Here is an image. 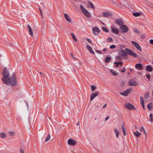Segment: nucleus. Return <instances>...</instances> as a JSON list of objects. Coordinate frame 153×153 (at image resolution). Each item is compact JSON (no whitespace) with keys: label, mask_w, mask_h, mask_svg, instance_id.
<instances>
[{"label":"nucleus","mask_w":153,"mask_h":153,"mask_svg":"<svg viewBox=\"0 0 153 153\" xmlns=\"http://www.w3.org/2000/svg\"><path fill=\"white\" fill-rule=\"evenodd\" d=\"M68 144L70 146H74L76 144V142L75 140L71 138L68 140Z\"/></svg>","instance_id":"6e6552de"},{"label":"nucleus","mask_w":153,"mask_h":153,"mask_svg":"<svg viewBox=\"0 0 153 153\" xmlns=\"http://www.w3.org/2000/svg\"><path fill=\"white\" fill-rule=\"evenodd\" d=\"M134 127L136 129H137V126L136 125H135L134 126Z\"/></svg>","instance_id":"0e129e2a"},{"label":"nucleus","mask_w":153,"mask_h":153,"mask_svg":"<svg viewBox=\"0 0 153 153\" xmlns=\"http://www.w3.org/2000/svg\"><path fill=\"white\" fill-rule=\"evenodd\" d=\"M149 97V93L147 91L144 95V97L145 99H147Z\"/></svg>","instance_id":"7c9ffc66"},{"label":"nucleus","mask_w":153,"mask_h":153,"mask_svg":"<svg viewBox=\"0 0 153 153\" xmlns=\"http://www.w3.org/2000/svg\"><path fill=\"white\" fill-rule=\"evenodd\" d=\"M50 137H51L50 135L49 134V133L48 134V136L46 138L45 141L46 142V141H49L50 140Z\"/></svg>","instance_id":"72a5a7b5"},{"label":"nucleus","mask_w":153,"mask_h":153,"mask_svg":"<svg viewBox=\"0 0 153 153\" xmlns=\"http://www.w3.org/2000/svg\"><path fill=\"white\" fill-rule=\"evenodd\" d=\"M96 52H97V53H98L100 54H102L101 52L100 51H98V50H96Z\"/></svg>","instance_id":"603ef678"},{"label":"nucleus","mask_w":153,"mask_h":153,"mask_svg":"<svg viewBox=\"0 0 153 153\" xmlns=\"http://www.w3.org/2000/svg\"><path fill=\"white\" fill-rule=\"evenodd\" d=\"M131 92V90L128 89L126 90L123 91V92H120V94L121 95L125 96H127Z\"/></svg>","instance_id":"1a4fd4ad"},{"label":"nucleus","mask_w":153,"mask_h":153,"mask_svg":"<svg viewBox=\"0 0 153 153\" xmlns=\"http://www.w3.org/2000/svg\"><path fill=\"white\" fill-rule=\"evenodd\" d=\"M111 59V58L110 57H107L105 58V62L106 63H108Z\"/></svg>","instance_id":"b1692460"},{"label":"nucleus","mask_w":153,"mask_h":153,"mask_svg":"<svg viewBox=\"0 0 153 153\" xmlns=\"http://www.w3.org/2000/svg\"><path fill=\"white\" fill-rule=\"evenodd\" d=\"M141 105L142 106V107L143 108V109H145V106H144V102H143V103H141Z\"/></svg>","instance_id":"864d4df0"},{"label":"nucleus","mask_w":153,"mask_h":153,"mask_svg":"<svg viewBox=\"0 0 153 153\" xmlns=\"http://www.w3.org/2000/svg\"><path fill=\"white\" fill-rule=\"evenodd\" d=\"M134 133L137 137H138L140 135H141V134L137 130L135 132H134Z\"/></svg>","instance_id":"4be33fe9"},{"label":"nucleus","mask_w":153,"mask_h":153,"mask_svg":"<svg viewBox=\"0 0 153 153\" xmlns=\"http://www.w3.org/2000/svg\"><path fill=\"white\" fill-rule=\"evenodd\" d=\"M121 72H125V70H121Z\"/></svg>","instance_id":"052dcab7"},{"label":"nucleus","mask_w":153,"mask_h":153,"mask_svg":"<svg viewBox=\"0 0 153 153\" xmlns=\"http://www.w3.org/2000/svg\"><path fill=\"white\" fill-rule=\"evenodd\" d=\"M150 43L151 44L153 45V39H151L149 41Z\"/></svg>","instance_id":"3c124183"},{"label":"nucleus","mask_w":153,"mask_h":153,"mask_svg":"<svg viewBox=\"0 0 153 153\" xmlns=\"http://www.w3.org/2000/svg\"><path fill=\"white\" fill-rule=\"evenodd\" d=\"M109 118V116L107 117L105 119V121H106Z\"/></svg>","instance_id":"6e6d98bb"},{"label":"nucleus","mask_w":153,"mask_h":153,"mask_svg":"<svg viewBox=\"0 0 153 153\" xmlns=\"http://www.w3.org/2000/svg\"><path fill=\"white\" fill-rule=\"evenodd\" d=\"M114 64H116V66L117 67H118V63L117 62H115L114 63Z\"/></svg>","instance_id":"09e8293b"},{"label":"nucleus","mask_w":153,"mask_h":153,"mask_svg":"<svg viewBox=\"0 0 153 153\" xmlns=\"http://www.w3.org/2000/svg\"><path fill=\"white\" fill-rule=\"evenodd\" d=\"M2 73L3 76L1 80L4 84L11 86H14L16 85L17 79L15 73H13L9 77L10 74L8 69L6 67H5L2 70Z\"/></svg>","instance_id":"f257e3e1"},{"label":"nucleus","mask_w":153,"mask_h":153,"mask_svg":"<svg viewBox=\"0 0 153 153\" xmlns=\"http://www.w3.org/2000/svg\"><path fill=\"white\" fill-rule=\"evenodd\" d=\"M87 6L88 8H92L93 9H95L93 4L92 2L89 1H88V4H87Z\"/></svg>","instance_id":"2eb2a0df"},{"label":"nucleus","mask_w":153,"mask_h":153,"mask_svg":"<svg viewBox=\"0 0 153 153\" xmlns=\"http://www.w3.org/2000/svg\"><path fill=\"white\" fill-rule=\"evenodd\" d=\"M121 129L122 130V131L123 132V134L124 136H125L126 134V131L125 130L124 127L123 125H122L121 126Z\"/></svg>","instance_id":"412c9836"},{"label":"nucleus","mask_w":153,"mask_h":153,"mask_svg":"<svg viewBox=\"0 0 153 153\" xmlns=\"http://www.w3.org/2000/svg\"><path fill=\"white\" fill-rule=\"evenodd\" d=\"M133 15L137 17L140 16L141 15V14L139 12H137L133 13Z\"/></svg>","instance_id":"c85d7f7f"},{"label":"nucleus","mask_w":153,"mask_h":153,"mask_svg":"<svg viewBox=\"0 0 153 153\" xmlns=\"http://www.w3.org/2000/svg\"><path fill=\"white\" fill-rule=\"evenodd\" d=\"M125 52L126 53V55L127 54H129L134 57H137V55L135 53L132 52V50L128 48H126L125 49Z\"/></svg>","instance_id":"7ed1b4c3"},{"label":"nucleus","mask_w":153,"mask_h":153,"mask_svg":"<svg viewBox=\"0 0 153 153\" xmlns=\"http://www.w3.org/2000/svg\"><path fill=\"white\" fill-rule=\"evenodd\" d=\"M107 40L108 42H111L112 41V39L111 37H109L107 39Z\"/></svg>","instance_id":"a19ab883"},{"label":"nucleus","mask_w":153,"mask_h":153,"mask_svg":"<svg viewBox=\"0 0 153 153\" xmlns=\"http://www.w3.org/2000/svg\"><path fill=\"white\" fill-rule=\"evenodd\" d=\"M121 85L122 87H123L125 85V83L124 81L123 80L121 81Z\"/></svg>","instance_id":"ea45409f"},{"label":"nucleus","mask_w":153,"mask_h":153,"mask_svg":"<svg viewBox=\"0 0 153 153\" xmlns=\"http://www.w3.org/2000/svg\"><path fill=\"white\" fill-rule=\"evenodd\" d=\"M111 73L114 76H116L118 75V73H117L114 71L113 70H111L110 71Z\"/></svg>","instance_id":"a878e982"},{"label":"nucleus","mask_w":153,"mask_h":153,"mask_svg":"<svg viewBox=\"0 0 153 153\" xmlns=\"http://www.w3.org/2000/svg\"><path fill=\"white\" fill-rule=\"evenodd\" d=\"M80 7L82 11L86 17L88 18H90L91 17V15L90 13L83 7L82 4H80Z\"/></svg>","instance_id":"f03ea898"},{"label":"nucleus","mask_w":153,"mask_h":153,"mask_svg":"<svg viewBox=\"0 0 153 153\" xmlns=\"http://www.w3.org/2000/svg\"><path fill=\"white\" fill-rule=\"evenodd\" d=\"M119 29L120 32L122 33H125L128 30V28L126 25H122Z\"/></svg>","instance_id":"20e7f679"},{"label":"nucleus","mask_w":153,"mask_h":153,"mask_svg":"<svg viewBox=\"0 0 153 153\" xmlns=\"http://www.w3.org/2000/svg\"><path fill=\"white\" fill-rule=\"evenodd\" d=\"M140 102L141 103H143L144 102V100L143 98L142 97H140Z\"/></svg>","instance_id":"4c0bfd02"},{"label":"nucleus","mask_w":153,"mask_h":153,"mask_svg":"<svg viewBox=\"0 0 153 153\" xmlns=\"http://www.w3.org/2000/svg\"><path fill=\"white\" fill-rule=\"evenodd\" d=\"M117 52L119 55L121 56L124 57L126 56V53L125 52L123 49L121 48L120 49L118 50Z\"/></svg>","instance_id":"39448f33"},{"label":"nucleus","mask_w":153,"mask_h":153,"mask_svg":"<svg viewBox=\"0 0 153 153\" xmlns=\"http://www.w3.org/2000/svg\"><path fill=\"white\" fill-rule=\"evenodd\" d=\"M129 70L131 72H132L133 71V70L131 68H130L129 69Z\"/></svg>","instance_id":"338daca9"},{"label":"nucleus","mask_w":153,"mask_h":153,"mask_svg":"<svg viewBox=\"0 0 153 153\" xmlns=\"http://www.w3.org/2000/svg\"><path fill=\"white\" fill-rule=\"evenodd\" d=\"M102 29L105 32H108V30L106 27H102Z\"/></svg>","instance_id":"c9c22d12"},{"label":"nucleus","mask_w":153,"mask_h":153,"mask_svg":"<svg viewBox=\"0 0 153 153\" xmlns=\"http://www.w3.org/2000/svg\"><path fill=\"white\" fill-rule=\"evenodd\" d=\"M135 32L136 33H137L138 32V30L137 29H135L134 30Z\"/></svg>","instance_id":"bf43d9fd"},{"label":"nucleus","mask_w":153,"mask_h":153,"mask_svg":"<svg viewBox=\"0 0 153 153\" xmlns=\"http://www.w3.org/2000/svg\"><path fill=\"white\" fill-rule=\"evenodd\" d=\"M40 74H41V75H42V76H44V75L42 74V72H40Z\"/></svg>","instance_id":"69168bd1"},{"label":"nucleus","mask_w":153,"mask_h":153,"mask_svg":"<svg viewBox=\"0 0 153 153\" xmlns=\"http://www.w3.org/2000/svg\"><path fill=\"white\" fill-rule=\"evenodd\" d=\"M112 2L114 4V5L117 4V6L118 7H121L122 6H124V5L123 4H122L121 3H120V4L117 3L114 1H112Z\"/></svg>","instance_id":"cd10ccee"},{"label":"nucleus","mask_w":153,"mask_h":153,"mask_svg":"<svg viewBox=\"0 0 153 153\" xmlns=\"http://www.w3.org/2000/svg\"><path fill=\"white\" fill-rule=\"evenodd\" d=\"M92 30L93 31V33L96 36L98 35V33H99L100 32V30L99 28L96 26L94 28H93Z\"/></svg>","instance_id":"423d86ee"},{"label":"nucleus","mask_w":153,"mask_h":153,"mask_svg":"<svg viewBox=\"0 0 153 153\" xmlns=\"http://www.w3.org/2000/svg\"><path fill=\"white\" fill-rule=\"evenodd\" d=\"M107 104H105L103 106H102V108H104L105 107V106H106Z\"/></svg>","instance_id":"680f3d73"},{"label":"nucleus","mask_w":153,"mask_h":153,"mask_svg":"<svg viewBox=\"0 0 153 153\" xmlns=\"http://www.w3.org/2000/svg\"><path fill=\"white\" fill-rule=\"evenodd\" d=\"M86 40L90 44H92V41L89 38H87Z\"/></svg>","instance_id":"37998d69"},{"label":"nucleus","mask_w":153,"mask_h":153,"mask_svg":"<svg viewBox=\"0 0 153 153\" xmlns=\"http://www.w3.org/2000/svg\"><path fill=\"white\" fill-rule=\"evenodd\" d=\"M102 15L103 16L105 17H108L112 16V14L108 11L103 12Z\"/></svg>","instance_id":"f8f14e48"},{"label":"nucleus","mask_w":153,"mask_h":153,"mask_svg":"<svg viewBox=\"0 0 153 153\" xmlns=\"http://www.w3.org/2000/svg\"><path fill=\"white\" fill-rule=\"evenodd\" d=\"M116 47L115 45H111L110 47V48H111V49H113V48H115Z\"/></svg>","instance_id":"c03bdc74"},{"label":"nucleus","mask_w":153,"mask_h":153,"mask_svg":"<svg viewBox=\"0 0 153 153\" xmlns=\"http://www.w3.org/2000/svg\"><path fill=\"white\" fill-rule=\"evenodd\" d=\"M65 18L66 20L69 22H71L72 21L71 18L69 17L68 15L66 14H65L64 15Z\"/></svg>","instance_id":"a211bd4d"},{"label":"nucleus","mask_w":153,"mask_h":153,"mask_svg":"<svg viewBox=\"0 0 153 153\" xmlns=\"http://www.w3.org/2000/svg\"><path fill=\"white\" fill-rule=\"evenodd\" d=\"M99 94L98 92H96L95 93H92L90 96V100H92L96 97Z\"/></svg>","instance_id":"9b49d317"},{"label":"nucleus","mask_w":153,"mask_h":153,"mask_svg":"<svg viewBox=\"0 0 153 153\" xmlns=\"http://www.w3.org/2000/svg\"><path fill=\"white\" fill-rule=\"evenodd\" d=\"M9 135L10 136H13L14 135V132L13 131V132H10L9 133Z\"/></svg>","instance_id":"79ce46f5"},{"label":"nucleus","mask_w":153,"mask_h":153,"mask_svg":"<svg viewBox=\"0 0 153 153\" xmlns=\"http://www.w3.org/2000/svg\"><path fill=\"white\" fill-rule=\"evenodd\" d=\"M112 32L116 34H117L119 33V31L117 29L113 28L111 29Z\"/></svg>","instance_id":"aec40b11"},{"label":"nucleus","mask_w":153,"mask_h":153,"mask_svg":"<svg viewBox=\"0 0 153 153\" xmlns=\"http://www.w3.org/2000/svg\"><path fill=\"white\" fill-rule=\"evenodd\" d=\"M135 68L136 69H138L140 70L143 68V65L141 63H137L135 65Z\"/></svg>","instance_id":"dca6fc26"},{"label":"nucleus","mask_w":153,"mask_h":153,"mask_svg":"<svg viewBox=\"0 0 153 153\" xmlns=\"http://www.w3.org/2000/svg\"><path fill=\"white\" fill-rule=\"evenodd\" d=\"M115 23L119 25H122L124 24L123 20L121 19H117L116 20Z\"/></svg>","instance_id":"ddd939ff"},{"label":"nucleus","mask_w":153,"mask_h":153,"mask_svg":"<svg viewBox=\"0 0 153 153\" xmlns=\"http://www.w3.org/2000/svg\"><path fill=\"white\" fill-rule=\"evenodd\" d=\"M149 121H150L151 123H153V115H149Z\"/></svg>","instance_id":"2f4dec72"},{"label":"nucleus","mask_w":153,"mask_h":153,"mask_svg":"<svg viewBox=\"0 0 153 153\" xmlns=\"http://www.w3.org/2000/svg\"><path fill=\"white\" fill-rule=\"evenodd\" d=\"M39 10L40 11V13L41 15H42V16H43V14H42V10H41V9L39 7Z\"/></svg>","instance_id":"8fccbe9b"},{"label":"nucleus","mask_w":153,"mask_h":153,"mask_svg":"<svg viewBox=\"0 0 153 153\" xmlns=\"http://www.w3.org/2000/svg\"><path fill=\"white\" fill-rule=\"evenodd\" d=\"M86 47L89 50L90 53L93 54H94V53L91 47L88 45H87Z\"/></svg>","instance_id":"6ab92c4d"},{"label":"nucleus","mask_w":153,"mask_h":153,"mask_svg":"<svg viewBox=\"0 0 153 153\" xmlns=\"http://www.w3.org/2000/svg\"><path fill=\"white\" fill-rule=\"evenodd\" d=\"M27 28H28V30H29V29H30V28H31V27H30V25H28H28H27Z\"/></svg>","instance_id":"5fc2aeb1"},{"label":"nucleus","mask_w":153,"mask_h":153,"mask_svg":"<svg viewBox=\"0 0 153 153\" xmlns=\"http://www.w3.org/2000/svg\"><path fill=\"white\" fill-rule=\"evenodd\" d=\"M19 152L20 153H25V152L22 149H21L19 150Z\"/></svg>","instance_id":"de8ad7c7"},{"label":"nucleus","mask_w":153,"mask_h":153,"mask_svg":"<svg viewBox=\"0 0 153 153\" xmlns=\"http://www.w3.org/2000/svg\"><path fill=\"white\" fill-rule=\"evenodd\" d=\"M152 104L151 103H150L149 104L147 105V108L149 110H151L152 109Z\"/></svg>","instance_id":"f704fd0d"},{"label":"nucleus","mask_w":153,"mask_h":153,"mask_svg":"<svg viewBox=\"0 0 153 153\" xmlns=\"http://www.w3.org/2000/svg\"><path fill=\"white\" fill-rule=\"evenodd\" d=\"M28 31L29 32V34L31 36H33V33L32 32V30L31 28L28 30Z\"/></svg>","instance_id":"473e14b6"},{"label":"nucleus","mask_w":153,"mask_h":153,"mask_svg":"<svg viewBox=\"0 0 153 153\" xmlns=\"http://www.w3.org/2000/svg\"><path fill=\"white\" fill-rule=\"evenodd\" d=\"M6 135L4 133H0V137L1 138H3L6 137Z\"/></svg>","instance_id":"c756f323"},{"label":"nucleus","mask_w":153,"mask_h":153,"mask_svg":"<svg viewBox=\"0 0 153 153\" xmlns=\"http://www.w3.org/2000/svg\"><path fill=\"white\" fill-rule=\"evenodd\" d=\"M118 63V64L121 65L122 64V62L121 61H119Z\"/></svg>","instance_id":"13d9d810"},{"label":"nucleus","mask_w":153,"mask_h":153,"mask_svg":"<svg viewBox=\"0 0 153 153\" xmlns=\"http://www.w3.org/2000/svg\"><path fill=\"white\" fill-rule=\"evenodd\" d=\"M71 35L72 36V38H73L74 40L75 41L77 42V39L76 38V37L74 35V34L73 33H70Z\"/></svg>","instance_id":"393cba45"},{"label":"nucleus","mask_w":153,"mask_h":153,"mask_svg":"<svg viewBox=\"0 0 153 153\" xmlns=\"http://www.w3.org/2000/svg\"><path fill=\"white\" fill-rule=\"evenodd\" d=\"M114 131L115 132L116 134V137L117 138L118 137L119 133V132L117 128H114Z\"/></svg>","instance_id":"bb28decb"},{"label":"nucleus","mask_w":153,"mask_h":153,"mask_svg":"<svg viewBox=\"0 0 153 153\" xmlns=\"http://www.w3.org/2000/svg\"><path fill=\"white\" fill-rule=\"evenodd\" d=\"M91 88L92 91H94L96 89V87L95 86L93 85L91 86Z\"/></svg>","instance_id":"58836bf2"},{"label":"nucleus","mask_w":153,"mask_h":153,"mask_svg":"<svg viewBox=\"0 0 153 153\" xmlns=\"http://www.w3.org/2000/svg\"><path fill=\"white\" fill-rule=\"evenodd\" d=\"M125 107L129 110H133L135 108V107L130 103L127 102L125 104Z\"/></svg>","instance_id":"0eeeda50"},{"label":"nucleus","mask_w":153,"mask_h":153,"mask_svg":"<svg viewBox=\"0 0 153 153\" xmlns=\"http://www.w3.org/2000/svg\"><path fill=\"white\" fill-rule=\"evenodd\" d=\"M131 43L133 44V45L136 48L141 51L142 50L141 48L140 45L137 42H136L134 41H132Z\"/></svg>","instance_id":"9d476101"},{"label":"nucleus","mask_w":153,"mask_h":153,"mask_svg":"<svg viewBox=\"0 0 153 153\" xmlns=\"http://www.w3.org/2000/svg\"><path fill=\"white\" fill-rule=\"evenodd\" d=\"M128 84L130 86H136L137 85V84L136 82H134L132 80H130L128 82Z\"/></svg>","instance_id":"4468645a"},{"label":"nucleus","mask_w":153,"mask_h":153,"mask_svg":"<svg viewBox=\"0 0 153 153\" xmlns=\"http://www.w3.org/2000/svg\"><path fill=\"white\" fill-rule=\"evenodd\" d=\"M140 131H143L145 134L146 136L147 134L145 131V129H144L143 126H142L140 129Z\"/></svg>","instance_id":"5701e85b"},{"label":"nucleus","mask_w":153,"mask_h":153,"mask_svg":"<svg viewBox=\"0 0 153 153\" xmlns=\"http://www.w3.org/2000/svg\"><path fill=\"white\" fill-rule=\"evenodd\" d=\"M153 69L152 67L150 65H148L146 66V70L148 71L151 72L152 71Z\"/></svg>","instance_id":"f3484780"},{"label":"nucleus","mask_w":153,"mask_h":153,"mask_svg":"<svg viewBox=\"0 0 153 153\" xmlns=\"http://www.w3.org/2000/svg\"><path fill=\"white\" fill-rule=\"evenodd\" d=\"M48 118H49V119L50 120H51V118H50V117H48Z\"/></svg>","instance_id":"774afa93"},{"label":"nucleus","mask_w":153,"mask_h":153,"mask_svg":"<svg viewBox=\"0 0 153 153\" xmlns=\"http://www.w3.org/2000/svg\"><path fill=\"white\" fill-rule=\"evenodd\" d=\"M107 51V49L106 48H104L103 49V51L104 52H105Z\"/></svg>","instance_id":"4d7b16f0"},{"label":"nucleus","mask_w":153,"mask_h":153,"mask_svg":"<svg viewBox=\"0 0 153 153\" xmlns=\"http://www.w3.org/2000/svg\"><path fill=\"white\" fill-rule=\"evenodd\" d=\"M122 56H116V59L118 60H121L122 59Z\"/></svg>","instance_id":"e433bc0d"},{"label":"nucleus","mask_w":153,"mask_h":153,"mask_svg":"<svg viewBox=\"0 0 153 153\" xmlns=\"http://www.w3.org/2000/svg\"><path fill=\"white\" fill-rule=\"evenodd\" d=\"M70 55L72 57L73 59H76V58L75 57L72 53H70Z\"/></svg>","instance_id":"a18cd8bd"},{"label":"nucleus","mask_w":153,"mask_h":153,"mask_svg":"<svg viewBox=\"0 0 153 153\" xmlns=\"http://www.w3.org/2000/svg\"><path fill=\"white\" fill-rule=\"evenodd\" d=\"M146 77L149 80H150V78L151 77L150 76L149 74H147L146 75Z\"/></svg>","instance_id":"49530a36"},{"label":"nucleus","mask_w":153,"mask_h":153,"mask_svg":"<svg viewBox=\"0 0 153 153\" xmlns=\"http://www.w3.org/2000/svg\"><path fill=\"white\" fill-rule=\"evenodd\" d=\"M79 122L78 121V123L76 124V126H78L79 125Z\"/></svg>","instance_id":"e2e57ef3"}]
</instances>
